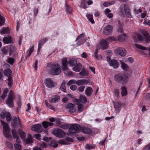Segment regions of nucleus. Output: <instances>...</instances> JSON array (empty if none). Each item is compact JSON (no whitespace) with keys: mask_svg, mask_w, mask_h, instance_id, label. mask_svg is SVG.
<instances>
[{"mask_svg":"<svg viewBox=\"0 0 150 150\" xmlns=\"http://www.w3.org/2000/svg\"><path fill=\"white\" fill-rule=\"evenodd\" d=\"M129 9V6L127 4H122L121 5L120 8L119 15L122 17H124L126 12Z\"/></svg>","mask_w":150,"mask_h":150,"instance_id":"20e7f679","label":"nucleus"},{"mask_svg":"<svg viewBox=\"0 0 150 150\" xmlns=\"http://www.w3.org/2000/svg\"><path fill=\"white\" fill-rule=\"evenodd\" d=\"M64 139L67 142H73L74 141V139L71 138L66 137Z\"/></svg>","mask_w":150,"mask_h":150,"instance_id":"603ef678","label":"nucleus"},{"mask_svg":"<svg viewBox=\"0 0 150 150\" xmlns=\"http://www.w3.org/2000/svg\"><path fill=\"white\" fill-rule=\"evenodd\" d=\"M115 53L116 55H119L120 56H125L126 54V50L123 48H118L115 51Z\"/></svg>","mask_w":150,"mask_h":150,"instance_id":"1a4fd4ad","label":"nucleus"},{"mask_svg":"<svg viewBox=\"0 0 150 150\" xmlns=\"http://www.w3.org/2000/svg\"><path fill=\"white\" fill-rule=\"evenodd\" d=\"M1 33L3 34H7L8 33V29L6 28H3L1 29Z\"/></svg>","mask_w":150,"mask_h":150,"instance_id":"49530a36","label":"nucleus"},{"mask_svg":"<svg viewBox=\"0 0 150 150\" xmlns=\"http://www.w3.org/2000/svg\"><path fill=\"white\" fill-rule=\"evenodd\" d=\"M11 70L9 69L5 70L4 71V73L5 76L8 77H10V76L11 74Z\"/></svg>","mask_w":150,"mask_h":150,"instance_id":"c756f323","label":"nucleus"},{"mask_svg":"<svg viewBox=\"0 0 150 150\" xmlns=\"http://www.w3.org/2000/svg\"><path fill=\"white\" fill-rule=\"evenodd\" d=\"M42 127L40 124H37L32 126L31 129L34 131H39L40 130Z\"/></svg>","mask_w":150,"mask_h":150,"instance_id":"b1692460","label":"nucleus"},{"mask_svg":"<svg viewBox=\"0 0 150 150\" xmlns=\"http://www.w3.org/2000/svg\"><path fill=\"white\" fill-rule=\"evenodd\" d=\"M78 111L79 112H82L83 110V105L80 104L79 105L78 107Z\"/></svg>","mask_w":150,"mask_h":150,"instance_id":"13d9d810","label":"nucleus"},{"mask_svg":"<svg viewBox=\"0 0 150 150\" xmlns=\"http://www.w3.org/2000/svg\"><path fill=\"white\" fill-rule=\"evenodd\" d=\"M77 61L75 59H70L68 61L69 64L71 66H74L77 63Z\"/></svg>","mask_w":150,"mask_h":150,"instance_id":"cd10ccee","label":"nucleus"},{"mask_svg":"<svg viewBox=\"0 0 150 150\" xmlns=\"http://www.w3.org/2000/svg\"><path fill=\"white\" fill-rule=\"evenodd\" d=\"M82 65L80 63H78L75 67H74L73 69L76 72H79L82 68Z\"/></svg>","mask_w":150,"mask_h":150,"instance_id":"4be33fe9","label":"nucleus"},{"mask_svg":"<svg viewBox=\"0 0 150 150\" xmlns=\"http://www.w3.org/2000/svg\"><path fill=\"white\" fill-rule=\"evenodd\" d=\"M7 61L8 63L11 65H12L15 62V59L13 57H9L7 59Z\"/></svg>","mask_w":150,"mask_h":150,"instance_id":"58836bf2","label":"nucleus"},{"mask_svg":"<svg viewBox=\"0 0 150 150\" xmlns=\"http://www.w3.org/2000/svg\"><path fill=\"white\" fill-rule=\"evenodd\" d=\"M86 148L88 150H91L92 149L94 148V147L90 145L89 144H87L86 146Z\"/></svg>","mask_w":150,"mask_h":150,"instance_id":"052dcab7","label":"nucleus"},{"mask_svg":"<svg viewBox=\"0 0 150 150\" xmlns=\"http://www.w3.org/2000/svg\"><path fill=\"white\" fill-rule=\"evenodd\" d=\"M80 99L81 102L84 104L86 103L87 102V99L86 98L83 96H80Z\"/></svg>","mask_w":150,"mask_h":150,"instance_id":"f704fd0d","label":"nucleus"},{"mask_svg":"<svg viewBox=\"0 0 150 150\" xmlns=\"http://www.w3.org/2000/svg\"><path fill=\"white\" fill-rule=\"evenodd\" d=\"M49 67L50 72L53 75H57L61 73V69L58 64L50 63Z\"/></svg>","mask_w":150,"mask_h":150,"instance_id":"f03ea898","label":"nucleus"},{"mask_svg":"<svg viewBox=\"0 0 150 150\" xmlns=\"http://www.w3.org/2000/svg\"><path fill=\"white\" fill-rule=\"evenodd\" d=\"M60 88L61 90L64 92H66V90L65 85L61 84Z\"/></svg>","mask_w":150,"mask_h":150,"instance_id":"5fc2aeb1","label":"nucleus"},{"mask_svg":"<svg viewBox=\"0 0 150 150\" xmlns=\"http://www.w3.org/2000/svg\"><path fill=\"white\" fill-rule=\"evenodd\" d=\"M142 33L144 37V40L147 43L150 42V35L146 31L143 30L142 31Z\"/></svg>","mask_w":150,"mask_h":150,"instance_id":"f8f14e48","label":"nucleus"},{"mask_svg":"<svg viewBox=\"0 0 150 150\" xmlns=\"http://www.w3.org/2000/svg\"><path fill=\"white\" fill-rule=\"evenodd\" d=\"M81 130L83 133L86 134H90L92 132V131L91 129L84 127H81Z\"/></svg>","mask_w":150,"mask_h":150,"instance_id":"412c9836","label":"nucleus"},{"mask_svg":"<svg viewBox=\"0 0 150 150\" xmlns=\"http://www.w3.org/2000/svg\"><path fill=\"white\" fill-rule=\"evenodd\" d=\"M135 46L137 48L142 50H146V47H143L141 45L139 44H135Z\"/></svg>","mask_w":150,"mask_h":150,"instance_id":"de8ad7c7","label":"nucleus"},{"mask_svg":"<svg viewBox=\"0 0 150 150\" xmlns=\"http://www.w3.org/2000/svg\"><path fill=\"white\" fill-rule=\"evenodd\" d=\"M107 40H103L100 43V45L101 49L104 50L107 49L108 47V44L107 42Z\"/></svg>","mask_w":150,"mask_h":150,"instance_id":"6ab92c4d","label":"nucleus"},{"mask_svg":"<svg viewBox=\"0 0 150 150\" xmlns=\"http://www.w3.org/2000/svg\"><path fill=\"white\" fill-rule=\"evenodd\" d=\"M60 96H55L50 99V101L51 103H56L58 102L60 100Z\"/></svg>","mask_w":150,"mask_h":150,"instance_id":"c85d7f7f","label":"nucleus"},{"mask_svg":"<svg viewBox=\"0 0 150 150\" xmlns=\"http://www.w3.org/2000/svg\"><path fill=\"white\" fill-rule=\"evenodd\" d=\"M24 141L26 144H31L33 143V140L31 135L29 134L28 137L24 139Z\"/></svg>","mask_w":150,"mask_h":150,"instance_id":"2eb2a0df","label":"nucleus"},{"mask_svg":"<svg viewBox=\"0 0 150 150\" xmlns=\"http://www.w3.org/2000/svg\"><path fill=\"white\" fill-rule=\"evenodd\" d=\"M137 38L139 41L142 42L144 40L143 36L141 34H139L137 35Z\"/></svg>","mask_w":150,"mask_h":150,"instance_id":"864d4df0","label":"nucleus"},{"mask_svg":"<svg viewBox=\"0 0 150 150\" xmlns=\"http://www.w3.org/2000/svg\"><path fill=\"white\" fill-rule=\"evenodd\" d=\"M11 121V125L13 128H17L21 125V122L20 119L18 118L17 119L16 117H13Z\"/></svg>","mask_w":150,"mask_h":150,"instance_id":"6e6552de","label":"nucleus"},{"mask_svg":"<svg viewBox=\"0 0 150 150\" xmlns=\"http://www.w3.org/2000/svg\"><path fill=\"white\" fill-rule=\"evenodd\" d=\"M6 119L7 121H10L11 120V115L9 112H8L6 115Z\"/></svg>","mask_w":150,"mask_h":150,"instance_id":"4d7b16f0","label":"nucleus"},{"mask_svg":"<svg viewBox=\"0 0 150 150\" xmlns=\"http://www.w3.org/2000/svg\"><path fill=\"white\" fill-rule=\"evenodd\" d=\"M66 11L69 13H71L72 8H71L70 7L66 5Z\"/></svg>","mask_w":150,"mask_h":150,"instance_id":"8fccbe9b","label":"nucleus"},{"mask_svg":"<svg viewBox=\"0 0 150 150\" xmlns=\"http://www.w3.org/2000/svg\"><path fill=\"white\" fill-rule=\"evenodd\" d=\"M85 88V86H82L78 88V90L79 92H83L84 91Z\"/></svg>","mask_w":150,"mask_h":150,"instance_id":"e2e57ef3","label":"nucleus"},{"mask_svg":"<svg viewBox=\"0 0 150 150\" xmlns=\"http://www.w3.org/2000/svg\"><path fill=\"white\" fill-rule=\"evenodd\" d=\"M109 64L110 66H112L113 68L115 69L117 68L119 66L118 62L117 60L114 59H112L110 61Z\"/></svg>","mask_w":150,"mask_h":150,"instance_id":"4468645a","label":"nucleus"},{"mask_svg":"<svg viewBox=\"0 0 150 150\" xmlns=\"http://www.w3.org/2000/svg\"><path fill=\"white\" fill-rule=\"evenodd\" d=\"M122 89L121 93L122 96H124L127 94V88L125 86L122 87L121 88Z\"/></svg>","mask_w":150,"mask_h":150,"instance_id":"473e14b6","label":"nucleus"},{"mask_svg":"<svg viewBox=\"0 0 150 150\" xmlns=\"http://www.w3.org/2000/svg\"><path fill=\"white\" fill-rule=\"evenodd\" d=\"M7 114L6 112L5 111H2L1 113L0 112V115L1 117L3 119L5 118L7 115Z\"/></svg>","mask_w":150,"mask_h":150,"instance_id":"37998d69","label":"nucleus"},{"mask_svg":"<svg viewBox=\"0 0 150 150\" xmlns=\"http://www.w3.org/2000/svg\"><path fill=\"white\" fill-rule=\"evenodd\" d=\"M84 35L83 34H80L76 39L75 41H77L80 38H84Z\"/></svg>","mask_w":150,"mask_h":150,"instance_id":"bf43d9fd","label":"nucleus"},{"mask_svg":"<svg viewBox=\"0 0 150 150\" xmlns=\"http://www.w3.org/2000/svg\"><path fill=\"white\" fill-rule=\"evenodd\" d=\"M121 65L122 68L124 70L127 71L129 69L128 65L123 62H121Z\"/></svg>","mask_w":150,"mask_h":150,"instance_id":"7c9ffc66","label":"nucleus"},{"mask_svg":"<svg viewBox=\"0 0 150 150\" xmlns=\"http://www.w3.org/2000/svg\"><path fill=\"white\" fill-rule=\"evenodd\" d=\"M113 29V27L112 25H108L104 29L103 32L104 34L106 35L110 34Z\"/></svg>","mask_w":150,"mask_h":150,"instance_id":"9d476101","label":"nucleus"},{"mask_svg":"<svg viewBox=\"0 0 150 150\" xmlns=\"http://www.w3.org/2000/svg\"><path fill=\"white\" fill-rule=\"evenodd\" d=\"M87 0H82L81 3V7L85 9L86 8V4Z\"/></svg>","mask_w":150,"mask_h":150,"instance_id":"c03bdc74","label":"nucleus"},{"mask_svg":"<svg viewBox=\"0 0 150 150\" xmlns=\"http://www.w3.org/2000/svg\"><path fill=\"white\" fill-rule=\"evenodd\" d=\"M50 145L51 146L54 148L57 147L58 145V144L54 141L52 142L50 144Z\"/></svg>","mask_w":150,"mask_h":150,"instance_id":"3c124183","label":"nucleus"},{"mask_svg":"<svg viewBox=\"0 0 150 150\" xmlns=\"http://www.w3.org/2000/svg\"><path fill=\"white\" fill-rule=\"evenodd\" d=\"M127 16L128 18H131L132 17V15L130 12V10L129 8V10H127V12H126V13L125 14Z\"/></svg>","mask_w":150,"mask_h":150,"instance_id":"680f3d73","label":"nucleus"},{"mask_svg":"<svg viewBox=\"0 0 150 150\" xmlns=\"http://www.w3.org/2000/svg\"><path fill=\"white\" fill-rule=\"evenodd\" d=\"M14 98L8 96L6 100V104L10 107H13V100Z\"/></svg>","mask_w":150,"mask_h":150,"instance_id":"a211bd4d","label":"nucleus"},{"mask_svg":"<svg viewBox=\"0 0 150 150\" xmlns=\"http://www.w3.org/2000/svg\"><path fill=\"white\" fill-rule=\"evenodd\" d=\"M61 62L63 67L62 70L63 71H67L68 69V64H69L68 62L67 61L66 58H63L61 59Z\"/></svg>","mask_w":150,"mask_h":150,"instance_id":"9b49d317","label":"nucleus"},{"mask_svg":"<svg viewBox=\"0 0 150 150\" xmlns=\"http://www.w3.org/2000/svg\"><path fill=\"white\" fill-rule=\"evenodd\" d=\"M1 124L3 125V132L4 135L7 137H8L10 135V130L8 125L2 121H1Z\"/></svg>","mask_w":150,"mask_h":150,"instance_id":"39448f33","label":"nucleus"},{"mask_svg":"<svg viewBox=\"0 0 150 150\" xmlns=\"http://www.w3.org/2000/svg\"><path fill=\"white\" fill-rule=\"evenodd\" d=\"M79 74L82 76H87L88 74V70L83 68L79 73Z\"/></svg>","mask_w":150,"mask_h":150,"instance_id":"bb28decb","label":"nucleus"},{"mask_svg":"<svg viewBox=\"0 0 150 150\" xmlns=\"http://www.w3.org/2000/svg\"><path fill=\"white\" fill-rule=\"evenodd\" d=\"M8 85L9 87H11L13 84L12 78L11 77H8Z\"/></svg>","mask_w":150,"mask_h":150,"instance_id":"a18cd8bd","label":"nucleus"},{"mask_svg":"<svg viewBox=\"0 0 150 150\" xmlns=\"http://www.w3.org/2000/svg\"><path fill=\"white\" fill-rule=\"evenodd\" d=\"M42 124L44 128H47L53 125V123L49 122L44 121L42 122Z\"/></svg>","mask_w":150,"mask_h":150,"instance_id":"a878e982","label":"nucleus"},{"mask_svg":"<svg viewBox=\"0 0 150 150\" xmlns=\"http://www.w3.org/2000/svg\"><path fill=\"white\" fill-rule=\"evenodd\" d=\"M48 40L47 38H43L40 40L38 42V52H40L42 45Z\"/></svg>","mask_w":150,"mask_h":150,"instance_id":"dca6fc26","label":"nucleus"},{"mask_svg":"<svg viewBox=\"0 0 150 150\" xmlns=\"http://www.w3.org/2000/svg\"><path fill=\"white\" fill-rule=\"evenodd\" d=\"M145 99L147 100H150V93H148L145 96Z\"/></svg>","mask_w":150,"mask_h":150,"instance_id":"774afa93","label":"nucleus"},{"mask_svg":"<svg viewBox=\"0 0 150 150\" xmlns=\"http://www.w3.org/2000/svg\"><path fill=\"white\" fill-rule=\"evenodd\" d=\"M95 57L98 60L102 59V56L100 54H97L96 55H94Z\"/></svg>","mask_w":150,"mask_h":150,"instance_id":"338daca9","label":"nucleus"},{"mask_svg":"<svg viewBox=\"0 0 150 150\" xmlns=\"http://www.w3.org/2000/svg\"><path fill=\"white\" fill-rule=\"evenodd\" d=\"M2 51L3 54H7L8 52V48L7 47H5L2 48Z\"/></svg>","mask_w":150,"mask_h":150,"instance_id":"79ce46f5","label":"nucleus"},{"mask_svg":"<svg viewBox=\"0 0 150 150\" xmlns=\"http://www.w3.org/2000/svg\"><path fill=\"white\" fill-rule=\"evenodd\" d=\"M93 92L92 88L91 87H87L85 90L86 95L87 96H91Z\"/></svg>","mask_w":150,"mask_h":150,"instance_id":"393cba45","label":"nucleus"},{"mask_svg":"<svg viewBox=\"0 0 150 150\" xmlns=\"http://www.w3.org/2000/svg\"><path fill=\"white\" fill-rule=\"evenodd\" d=\"M10 52L9 53V55L11 56L12 53H13L15 51L16 48L15 46L13 45H11L10 46Z\"/></svg>","mask_w":150,"mask_h":150,"instance_id":"2f4dec72","label":"nucleus"},{"mask_svg":"<svg viewBox=\"0 0 150 150\" xmlns=\"http://www.w3.org/2000/svg\"><path fill=\"white\" fill-rule=\"evenodd\" d=\"M112 103L114 105L115 110L116 111V113H119L122 107L121 105L119 102H115L114 101H112Z\"/></svg>","mask_w":150,"mask_h":150,"instance_id":"ddd939ff","label":"nucleus"},{"mask_svg":"<svg viewBox=\"0 0 150 150\" xmlns=\"http://www.w3.org/2000/svg\"><path fill=\"white\" fill-rule=\"evenodd\" d=\"M45 85L48 88H52L54 87L56 83L50 78L46 79L44 81Z\"/></svg>","mask_w":150,"mask_h":150,"instance_id":"0eeeda50","label":"nucleus"},{"mask_svg":"<svg viewBox=\"0 0 150 150\" xmlns=\"http://www.w3.org/2000/svg\"><path fill=\"white\" fill-rule=\"evenodd\" d=\"M18 133L20 134L21 137L22 138H25V133L21 130H19Z\"/></svg>","mask_w":150,"mask_h":150,"instance_id":"ea45409f","label":"nucleus"},{"mask_svg":"<svg viewBox=\"0 0 150 150\" xmlns=\"http://www.w3.org/2000/svg\"><path fill=\"white\" fill-rule=\"evenodd\" d=\"M81 130V126L78 124H74L71 125L69 129V132L67 133V134L68 136H72V133H78Z\"/></svg>","mask_w":150,"mask_h":150,"instance_id":"7ed1b4c3","label":"nucleus"},{"mask_svg":"<svg viewBox=\"0 0 150 150\" xmlns=\"http://www.w3.org/2000/svg\"><path fill=\"white\" fill-rule=\"evenodd\" d=\"M4 42L6 44H8L11 43V40L10 38L4 37L3 39Z\"/></svg>","mask_w":150,"mask_h":150,"instance_id":"c9c22d12","label":"nucleus"},{"mask_svg":"<svg viewBox=\"0 0 150 150\" xmlns=\"http://www.w3.org/2000/svg\"><path fill=\"white\" fill-rule=\"evenodd\" d=\"M14 146L15 150H21V146L18 144H15Z\"/></svg>","mask_w":150,"mask_h":150,"instance_id":"09e8293b","label":"nucleus"},{"mask_svg":"<svg viewBox=\"0 0 150 150\" xmlns=\"http://www.w3.org/2000/svg\"><path fill=\"white\" fill-rule=\"evenodd\" d=\"M116 38L114 37H109L108 38L106 39L107 41H110L111 40L115 41L116 40Z\"/></svg>","mask_w":150,"mask_h":150,"instance_id":"69168bd1","label":"nucleus"},{"mask_svg":"<svg viewBox=\"0 0 150 150\" xmlns=\"http://www.w3.org/2000/svg\"><path fill=\"white\" fill-rule=\"evenodd\" d=\"M8 91V88H5L4 89V92L2 96H1V97L2 98L4 99L5 98Z\"/></svg>","mask_w":150,"mask_h":150,"instance_id":"4c0bfd02","label":"nucleus"},{"mask_svg":"<svg viewBox=\"0 0 150 150\" xmlns=\"http://www.w3.org/2000/svg\"><path fill=\"white\" fill-rule=\"evenodd\" d=\"M58 143L59 144L63 145H68L69 144L65 139L64 140L63 139H60L58 141Z\"/></svg>","mask_w":150,"mask_h":150,"instance_id":"a19ab883","label":"nucleus"},{"mask_svg":"<svg viewBox=\"0 0 150 150\" xmlns=\"http://www.w3.org/2000/svg\"><path fill=\"white\" fill-rule=\"evenodd\" d=\"M114 78L116 82L123 85H125L128 81V77L125 74H117L114 76Z\"/></svg>","mask_w":150,"mask_h":150,"instance_id":"f257e3e1","label":"nucleus"},{"mask_svg":"<svg viewBox=\"0 0 150 150\" xmlns=\"http://www.w3.org/2000/svg\"><path fill=\"white\" fill-rule=\"evenodd\" d=\"M127 39V35L125 34L120 35L118 37V40L120 42H124Z\"/></svg>","mask_w":150,"mask_h":150,"instance_id":"5701e85b","label":"nucleus"},{"mask_svg":"<svg viewBox=\"0 0 150 150\" xmlns=\"http://www.w3.org/2000/svg\"><path fill=\"white\" fill-rule=\"evenodd\" d=\"M75 105L74 104L69 103L66 106L67 109H69L70 112L74 113L76 111V109L74 108Z\"/></svg>","mask_w":150,"mask_h":150,"instance_id":"f3484780","label":"nucleus"},{"mask_svg":"<svg viewBox=\"0 0 150 150\" xmlns=\"http://www.w3.org/2000/svg\"><path fill=\"white\" fill-rule=\"evenodd\" d=\"M115 3L114 1H106L104 2L103 4V6L104 7H107L109 6H110L114 4Z\"/></svg>","mask_w":150,"mask_h":150,"instance_id":"72a5a7b5","label":"nucleus"},{"mask_svg":"<svg viewBox=\"0 0 150 150\" xmlns=\"http://www.w3.org/2000/svg\"><path fill=\"white\" fill-rule=\"evenodd\" d=\"M12 134L13 138L18 136L16 132V130L15 129H13L12 130Z\"/></svg>","mask_w":150,"mask_h":150,"instance_id":"6e6d98bb","label":"nucleus"},{"mask_svg":"<svg viewBox=\"0 0 150 150\" xmlns=\"http://www.w3.org/2000/svg\"><path fill=\"white\" fill-rule=\"evenodd\" d=\"M86 16L88 19L92 24L94 23L95 22L93 19V16L92 15L89 14L88 15H86Z\"/></svg>","mask_w":150,"mask_h":150,"instance_id":"e433bc0d","label":"nucleus"},{"mask_svg":"<svg viewBox=\"0 0 150 150\" xmlns=\"http://www.w3.org/2000/svg\"><path fill=\"white\" fill-rule=\"evenodd\" d=\"M88 83L89 81L88 80L84 79L79 80L75 81V83L78 86L86 85L88 84Z\"/></svg>","mask_w":150,"mask_h":150,"instance_id":"aec40b11","label":"nucleus"},{"mask_svg":"<svg viewBox=\"0 0 150 150\" xmlns=\"http://www.w3.org/2000/svg\"><path fill=\"white\" fill-rule=\"evenodd\" d=\"M60 127L61 128L64 129H66L69 128V126L67 125H60Z\"/></svg>","mask_w":150,"mask_h":150,"instance_id":"0e129e2a","label":"nucleus"},{"mask_svg":"<svg viewBox=\"0 0 150 150\" xmlns=\"http://www.w3.org/2000/svg\"><path fill=\"white\" fill-rule=\"evenodd\" d=\"M53 133L56 137L62 138L67 134V133H65L64 132L60 129H57L53 131Z\"/></svg>","mask_w":150,"mask_h":150,"instance_id":"423d86ee","label":"nucleus"}]
</instances>
